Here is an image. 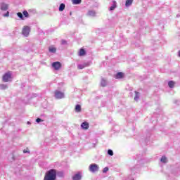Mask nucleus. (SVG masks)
I'll return each instance as SVG.
<instances>
[{
	"label": "nucleus",
	"instance_id": "obj_10",
	"mask_svg": "<svg viewBox=\"0 0 180 180\" xmlns=\"http://www.w3.org/2000/svg\"><path fill=\"white\" fill-rule=\"evenodd\" d=\"M82 179V176L81 173H77L72 176V180H81Z\"/></svg>",
	"mask_w": 180,
	"mask_h": 180
},
{
	"label": "nucleus",
	"instance_id": "obj_34",
	"mask_svg": "<svg viewBox=\"0 0 180 180\" xmlns=\"http://www.w3.org/2000/svg\"><path fill=\"white\" fill-rule=\"evenodd\" d=\"M58 175H60V176H63V172H59Z\"/></svg>",
	"mask_w": 180,
	"mask_h": 180
},
{
	"label": "nucleus",
	"instance_id": "obj_3",
	"mask_svg": "<svg viewBox=\"0 0 180 180\" xmlns=\"http://www.w3.org/2000/svg\"><path fill=\"white\" fill-rule=\"evenodd\" d=\"M89 169L90 172H98V171H99V166L96 165V163H93L89 165Z\"/></svg>",
	"mask_w": 180,
	"mask_h": 180
},
{
	"label": "nucleus",
	"instance_id": "obj_33",
	"mask_svg": "<svg viewBox=\"0 0 180 180\" xmlns=\"http://www.w3.org/2000/svg\"><path fill=\"white\" fill-rule=\"evenodd\" d=\"M62 44H67V41L62 40Z\"/></svg>",
	"mask_w": 180,
	"mask_h": 180
},
{
	"label": "nucleus",
	"instance_id": "obj_25",
	"mask_svg": "<svg viewBox=\"0 0 180 180\" xmlns=\"http://www.w3.org/2000/svg\"><path fill=\"white\" fill-rule=\"evenodd\" d=\"M22 13H23L25 18H29V13L27 12V11H24L22 12Z\"/></svg>",
	"mask_w": 180,
	"mask_h": 180
},
{
	"label": "nucleus",
	"instance_id": "obj_35",
	"mask_svg": "<svg viewBox=\"0 0 180 180\" xmlns=\"http://www.w3.org/2000/svg\"><path fill=\"white\" fill-rule=\"evenodd\" d=\"M179 57H180V51H179Z\"/></svg>",
	"mask_w": 180,
	"mask_h": 180
},
{
	"label": "nucleus",
	"instance_id": "obj_23",
	"mask_svg": "<svg viewBox=\"0 0 180 180\" xmlns=\"http://www.w3.org/2000/svg\"><path fill=\"white\" fill-rule=\"evenodd\" d=\"M17 16H18V18H20L21 20H23V19H25V18H23V14L20 12L17 13Z\"/></svg>",
	"mask_w": 180,
	"mask_h": 180
},
{
	"label": "nucleus",
	"instance_id": "obj_7",
	"mask_svg": "<svg viewBox=\"0 0 180 180\" xmlns=\"http://www.w3.org/2000/svg\"><path fill=\"white\" fill-rule=\"evenodd\" d=\"M0 9L3 11H6L8 9H9V6L4 2L0 3Z\"/></svg>",
	"mask_w": 180,
	"mask_h": 180
},
{
	"label": "nucleus",
	"instance_id": "obj_2",
	"mask_svg": "<svg viewBox=\"0 0 180 180\" xmlns=\"http://www.w3.org/2000/svg\"><path fill=\"white\" fill-rule=\"evenodd\" d=\"M54 97L56 99H64V98H65V94L64 92H61L59 90H56L54 92Z\"/></svg>",
	"mask_w": 180,
	"mask_h": 180
},
{
	"label": "nucleus",
	"instance_id": "obj_6",
	"mask_svg": "<svg viewBox=\"0 0 180 180\" xmlns=\"http://www.w3.org/2000/svg\"><path fill=\"white\" fill-rule=\"evenodd\" d=\"M11 78H12V75L10 72H7L3 76V81L4 82H8Z\"/></svg>",
	"mask_w": 180,
	"mask_h": 180
},
{
	"label": "nucleus",
	"instance_id": "obj_13",
	"mask_svg": "<svg viewBox=\"0 0 180 180\" xmlns=\"http://www.w3.org/2000/svg\"><path fill=\"white\" fill-rule=\"evenodd\" d=\"M87 16L95 17L96 16V13L95 12V11H89V12L87 13Z\"/></svg>",
	"mask_w": 180,
	"mask_h": 180
},
{
	"label": "nucleus",
	"instance_id": "obj_27",
	"mask_svg": "<svg viewBox=\"0 0 180 180\" xmlns=\"http://www.w3.org/2000/svg\"><path fill=\"white\" fill-rule=\"evenodd\" d=\"M6 88H8L6 84H0V89H6Z\"/></svg>",
	"mask_w": 180,
	"mask_h": 180
},
{
	"label": "nucleus",
	"instance_id": "obj_5",
	"mask_svg": "<svg viewBox=\"0 0 180 180\" xmlns=\"http://www.w3.org/2000/svg\"><path fill=\"white\" fill-rule=\"evenodd\" d=\"M22 33L23 36L27 37V36H29V34L30 33V27L25 26L22 30Z\"/></svg>",
	"mask_w": 180,
	"mask_h": 180
},
{
	"label": "nucleus",
	"instance_id": "obj_30",
	"mask_svg": "<svg viewBox=\"0 0 180 180\" xmlns=\"http://www.w3.org/2000/svg\"><path fill=\"white\" fill-rule=\"evenodd\" d=\"M36 122L37 123H41V122H43V120H41V118H37Z\"/></svg>",
	"mask_w": 180,
	"mask_h": 180
},
{
	"label": "nucleus",
	"instance_id": "obj_19",
	"mask_svg": "<svg viewBox=\"0 0 180 180\" xmlns=\"http://www.w3.org/2000/svg\"><path fill=\"white\" fill-rule=\"evenodd\" d=\"M64 9H65V4H60V5L59 6V11L60 12H63V11H64Z\"/></svg>",
	"mask_w": 180,
	"mask_h": 180
},
{
	"label": "nucleus",
	"instance_id": "obj_29",
	"mask_svg": "<svg viewBox=\"0 0 180 180\" xmlns=\"http://www.w3.org/2000/svg\"><path fill=\"white\" fill-rule=\"evenodd\" d=\"M3 16H4V18H8V17L9 16V11H7L6 13H4V14L3 15Z\"/></svg>",
	"mask_w": 180,
	"mask_h": 180
},
{
	"label": "nucleus",
	"instance_id": "obj_1",
	"mask_svg": "<svg viewBox=\"0 0 180 180\" xmlns=\"http://www.w3.org/2000/svg\"><path fill=\"white\" fill-rule=\"evenodd\" d=\"M57 178V172L52 169L46 172L44 180H56Z\"/></svg>",
	"mask_w": 180,
	"mask_h": 180
},
{
	"label": "nucleus",
	"instance_id": "obj_39",
	"mask_svg": "<svg viewBox=\"0 0 180 180\" xmlns=\"http://www.w3.org/2000/svg\"><path fill=\"white\" fill-rule=\"evenodd\" d=\"M176 102H178V101H176Z\"/></svg>",
	"mask_w": 180,
	"mask_h": 180
},
{
	"label": "nucleus",
	"instance_id": "obj_8",
	"mask_svg": "<svg viewBox=\"0 0 180 180\" xmlns=\"http://www.w3.org/2000/svg\"><path fill=\"white\" fill-rule=\"evenodd\" d=\"M52 67L54 68V70H58L60 68H61V63L60 62H53L52 63Z\"/></svg>",
	"mask_w": 180,
	"mask_h": 180
},
{
	"label": "nucleus",
	"instance_id": "obj_11",
	"mask_svg": "<svg viewBox=\"0 0 180 180\" xmlns=\"http://www.w3.org/2000/svg\"><path fill=\"white\" fill-rule=\"evenodd\" d=\"M117 7V3L116 2V1L113 0L112 6L110 7V11H115V9H116Z\"/></svg>",
	"mask_w": 180,
	"mask_h": 180
},
{
	"label": "nucleus",
	"instance_id": "obj_17",
	"mask_svg": "<svg viewBox=\"0 0 180 180\" xmlns=\"http://www.w3.org/2000/svg\"><path fill=\"white\" fill-rule=\"evenodd\" d=\"M160 162H162L163 164H167V162H168V159H167V157L162 156L160 159Z\"/></svg>",
	"mask_w": 180,
	"mask_h": 180
},
{
	"label": "nucleus",
	"instance_id": "obj_4",
	"mask_svg": "<svg viewBox=\"0 0 180 180\" xmlns=\"http://www.w3.org/2000/svg\"><path fill=\"white\" fill-rule=\"evenodd\" d=\"M91 65V62L86 61L82 64L77 65V69L78 70H84V68H86V67H89Z\"/></svg>",
	"mask_w": 180,
	"mask_h": 180
},
{
	"label": "nucleus",
	"instance_id": "obj_32",
	"mask_svg": "<svg viewBox=\"0 0 180 180\" xmlns=\"http://www.w3.org/2000/svg\"><path fill=\"white\" fill-rule=\"evenodd\" d=\"M37 94H33L31 96V98H37Z\"/></svg>",
	"mask_w": 180,
	"mask_h": 180
},
{
	"label": "nucleus",
	"instance_id": "obj_36",
	"mask_svg": "<svg viewBox=\"0 0 180 180\" xmlns=\"http://www.w3.org/2000/svg\"><path fill=\"white\" fill-rule=\"evenodd\" d=\"M139 162H143V160H141L139 161Z\"/></svg>",
	"mask_w": 180,
	"mask_h": 180
},
{
	"label": "nucleus",
	"instance_id": "obj_9",
	"mask_svg": "<svg viewBox=\"0 0 180 180\" xmlns=\"http://www.w3.org/2000/svg\"><path fill=\"white\" fill-rule=\"evenodd\" d=\"M81 127L84 130H88V129H89V123H88V122H84L82 123Z\"/></svg>",
	"mask_w": 180,
	"mask_h": 180
},
{
	"label": "nucleus",
	"instance_id": "obj_15",
	"mask_svg": "<svg viewBox=\"0 0 180 180\" xmlns=\"http://www.w3.org/2000/svg\"><path fill=\"white\" fill-rule=\"evenodd\" d=\"M131 4H133V0H126L125 6L129 8V6H131Z\"/></svg>",
	"mask_w": 180,
	"mask_h": 180
},
{
	"label": "nucleus",
	"instance_id": "obj_28",
	"mask_svg": "<svg viewBox=\"0 0 180 180\" xmlns=\"http://www.w3.org/2000/svg\"><path fill=\"white\" fill-rule=\"evenodd\" d=\"M109 171V167H105L103 169V174H106L107 172Z\"/></svg>",
	"mask_w": 180,
	"mask_h": 180
},
{
	"label": "nucleus",
	"instance_id": "obj_26",
	"mask_svg": "<svg viewBox=\"0 0 180 180\" xmlns=\"http://www.w3.org/2000/svg\"><path fill=\"white\" fill-rule=\"evenodd\" d=\"M107 153L108 155H110L111 157L113 155V150H112V149H108Z\"/></svg>",
	"mask_w": 180,
	"mask_h": 180
},
{
	"label": "nucleus",
	"instance_id": "obj_38",
	"mask_svg": "<svg viewBox=\"0 0 180 180\" xmlns=\"http://www.w3.org/2000/svg\"><path fill=\"white\" fill-rule=\"evenodd\" d=\"M176 17H177V18H179V15H177Z\"/></svg>",
	"mask_w": 180,
	"mask_h": 180
},
{
	"label": "nucleus",
	"instance_id": "obj_20",
	"mask_svg": "<svg viewBox=\"0 0 180 180\" xmlns=\"http://www.w3.org/2000/svg\"><path fill=\"white\" fill-rule=\"evenodd\" d=\"M108 82L105 79H101V86H106Z\"/></svg>",
	"mask_w": 180,
	"mask_h": 180
},
{
	"label": "nucleus",
	"instance_id": "obj_21",
	"mask_svg": "<svg viewBox=\"0 0 180 180\" xmlns=\"http://www.w3.org/2000/svg\"><path fill=\"white\" fill-rule=\"evenodd\" d=\"M73 5H79L82 0H72Z\"/></svg>",
	"mask_w": 180,
	"mask_h": 180
},
{
	"label": "nucleus",
	"instance_id": "obj_12",
	"mask_svg": "<svg viewBox=\"0 0 180 180\" xmlns=\"http://www.w3.org/2000/svg\"><path fill=\"white\" fill-rule=\"evenodd\" d=\"M85 54H86V51H85V49H80V50L79 51V57H82V56H85Z\"/></svg>",
	"mask_w": 180,
	"mask_h": 180
},
{
	"label": "nucleus",
	"instance_id": "obj_18",
	"mask_svg": "<svg viewBox=\"0 0 180 180\" xmlns=\"http://www.w3.org/2000/svg\"><path fill=\"white\" fill-rule=\"evenodd\" d=\"M140 99V93L138 91H135V97H134V101L137 102Z\"/></svg>",
	"mask_w": 180,
	"mask_h": 180
},
{
	"label": "nucleus",
	"instance_id": "obj_24",
	"mask_svg": "<svg viewBox=\"0 0 180 180\" xmlns=\"http://www.w3.org/2000/svg\"><path fill=\"white\" fill-rule=\"evenodd\" d=\"M49 51L50 53H56V51H57V49L54 47H51L49 48Z\"/></svg>",
	"mask_w": 180,
	"mask_h": 180
},
{
	"label": "nucleus",
	"instance_id": "obj_14",
	"mask_svg": "<svg viewBox=\"0 0 180 180\" xmlns=\"http://www.w3.org/2000/svg\"><path fill=\"white\" fill-rule=\"evenodd\" d=\"M75 110L77 113H79V112H81L82 110L81 105L77 104Z\"/></svg>",
	"mask_w": 180,
	"mask_h": 180
},
{
	"label": "nucleus",
	"instance_id": "obj_31",
	"mask_svg": "<svg viewBox=\"0 0 180 180\" xmlns=\"http://www.w3.org/2000/svg\"><path fill=\"white\" fill-rule=\"evenodd\" d=\"M23 153H24V154H26V153H30L27 149H25L24 150H23Z\"/></svg>",
	"mask_w": 180,
	"mask_h": 180
},
{
	"label": "nucleus",
	"instance_id": "obj_16",
	"mask_svg": "<svg viewBox=\"0 0 180 180\" xmlns=\"http://www.w3.org/2000/svg\"><path fill=\"white\" fill-rule=\"evenodd\" d=\"M115 78H116L117 79H120V78H123V72H117V73L116 74V75H115Z\"/></svg>",
	"mask_w": 180,
	"mask_h": 180
},
{
	"label": "nucleus",
	"instance_id": "obj_22",
	"mask_svg": "<svg viewBox=\"0 0 180 180\" xmlns=\"http://www.w3.org/2000/svg\"><path fill=\"white\" fill-rule=\"evenodd\" d=\"M174 85H175V82H174V81H169L168 82V86L170 87V88H174Z\"/></svg>",
	"mask_w": 180,
	"mask_h": 180
},
{
	"label": "nucleus",
	"instance_id": "obj_37",
	"mask_svg": "<svg viewBox=\"0 0 180 180\" xmlns=\"http://www.w3.org/2000/svg\"><path fill=\"white\" fill-rule=\"evenodd\" d=\"M27 124H30V122H27Z\"/></svg>",
	"mask_w": 180,
	"mask_h": 180
}]
</instances>
